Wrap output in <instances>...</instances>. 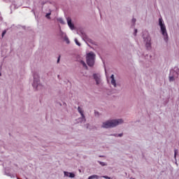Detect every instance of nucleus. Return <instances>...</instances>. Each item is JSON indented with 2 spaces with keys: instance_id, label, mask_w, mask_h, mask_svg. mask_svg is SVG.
I'll list each match as a JSON object with an SVG mask.
<instances>
[{
  "instance_id": "obj_1",
  "label": "nucleus",
  "mask_w": 179,
  "mask_h": 179,
  "mask_svg": "<svg viewBox=\"0 0 179 179\" xmlns=\"http://www.w3.org/2000/svg\"><path fill=\"white\" fill-rule=\"evenodd\" d=\"M124 121L122 119L119 120H107L106 122H103L101 127L102 128H114L117 127V125H120V124H122Z\"/></svg>"
},
{
  "instance_id": "obj_2",
  "label": "nucleus",
  "mask_w": 179,
  "mask_h": 179,
  "mask_svg": "<svg viewBox=\"0 0 179 179\" xmlns=\"http://www.w3.org/2000/svg\"><path fill=\"white\" fill-rule=\"evenodd\" d=\"M159 24L160 26L162 34L164 36L165 41H169V34H167V30L166 29V25H164V23H163V19H162V18L159 19Z\"/></svg>"
},
{
  "instance_id": "obj_3",
  "label": "nucleus",
  "mask_w": 179,
  "mask_h": 179,
  "mask_svg": "<svg viewBox=\"0 0 179 179\" xmlns=\"http://www.w3.org/2000/svg\"><path fill=\"white\" fill-rule=\"evenodd\" d=\"M96 55L93 52L87 54L86 61L88 66H93L94 65V57Z\"/></svg>"
},
{
  "instance_id": "obj_4",
  "label": "nucleus",
  "mask_w": 179,
  "mask_h": 179,
  "mask_svg": "<svg viewBox=\"0 0 179 179\" xmlns=\"http://www.w3.org/2000/svg\"><path fill=\"white\" fill-rule=\"evenodd\" d=\"M40 82V79L38 78V74L34 75V83L32 84L33 87H38Z\"/></svg>"
},
{
  "instance_id": "obj_5",
  "label": "nucleus",
  "mask_w": 179,
  "mask_h": 179,
  "mask_svg": "<svg viewBox=\"0 0 179 179\" xmlns=\"http://www.w3.org/2000/svg\"><path fill=\"white\" fill-rule=\"evenodd\" d=\"M93 76L96 85H100V82H101L100 75L94 74Z\"/></svg>"
},
{
  "instance_id": "obj_6",
  "label": "nucleus",
  "mask_w": 179,
  "mask_h": 179,
  "mask_svg": "<svg viewBox=\"0 0 179 179\" xmlns=\"http://www.w3.org/2000/svg\"><path fill=\"white\" fill-rule=\"evenodd\" d=\"M67 23L68 26L71 30H73V29H75V26L73 25V24H72V20L71 19V17H67Z\"/></svg>"
},
{
  "instance_id": "obj_7",
  "label": "nucleus",
  "mask_w": 179,
  "mask_h": 179,
  "mask_svg": "<svg viewBox=\"0 0 179 179\" xmlns=\"http://www.w3.org/2000/svg\"><path fill=\"white\" fill-rule=\"evenodd\" d=\"M145 45L147 47V48H150V36H147V38L145 39Z\"/></svg>"
},
{
  "instance_id": "obj_8",
  "label": "nucleus",
  "mask_w": 179,
  "mask_h": 179,
  "mask_svg": "<svg viewBox=\"0 0 179 179\" xmlns=\"http://www.w3.org/2000/svg\"><path fill=\"white\" fill-rule=\"evenodd\" d=\"M111 85H114V87H117V83H115V79L114 78V74L110 76Z\"/></svg>"
},
{
  "instance_id": "obj_9",
  "label": "nucleus",
  "mask_w": 179,
  "mask_h": 179,
  "mask_svg": "<svg viewBox=\"0 0 179 179\" xmlns=\"http://www.w3.org/2000/svg\"><path fill=\"white\" fill-rule=\"evenodd\" d=\"M78 111L81 115V117H83V118H85V115L83 114V110H82L81 107H80V106L78 107Z\"/></svg>"
},
{
  "instance_id": "obj_10",
  "label": "nucleus",
  "mask_w": 179,
  "mask_h": 179,
  "mask_svg": "<svg viewBox=\"0 0 179 179\" xmlns=\"http://www.w3.org/2000/svg\"><path fill=\"white\" fill-rule=\"evenodd\" d=\"M94 178L98 179V178H99V176H97V175H93V176H90V177L88 178V179H94Z\"/></svg>"
},
{
  "instance_id": "obj_11",
  "label": "nucleus",
  "mask_w": 179,
  "mask_h": 179,
  "mask_svg": "<svg viewBox=\"0 0 179 179\" xmlns=\"http://www.w3.org/2000/svg\"><path fill=\"white\" fill-rule=\"evenodd\" d=\"M58 22L61 23L62 24H65V22H64V20L62 18H59Z\"/></svg>"
},
{
  "instance_id": "obj_12",
  "label": "nucleus",
  "mask_w": 179,
  "mask_h": 179,
  "mask_svg": "<svg viewBox=\"0 0 179 179\" xmlns=\"http://www.w3.org/2000/svg\"><path fill=\"white\" fill-rule=\"evenodd\" d=\"M80 64H82V65L84 66V68H86V69H87V65H86V63L85 62L81 61Z\"/></svg>"
},
{
  "instance_id": "obj_13",
  "label": "nucleus",
  "mask_w": 179,
  "mask_h": 179,
  "mask_svg": "<svg viewBox=\"0 0 179 179\" xmlns=\"http://www.w3.org/2000/svg\"><path fill=\"white\" fill-rule=\"evenodd\" d=\"M69 177H70V178H75V173H70L69 175Z\"/></svg>"
},
{
  "instance_id": "obj_14",
  "label": "nucleus",
  "mask_w": 179,
  "mask_h": 179,
  "mask_svg": "<svg viewBox=\"0 0 179 179\" xmlns=\"http://www.w3.org/2000/svg\"><path fill=\"white\" fill-rule=\"evenodd\" d=\"M175 79H174V76H169V81L170 82H174Z\"/></svg>"
},
{
  "instance_id": "obj_15",
  "label": "nucleus",
  "mask_w": 179,
  "mask_h": 179,
  "mask_svg": "<svg viewBox=\"0 0 179 179\" xmlns=\"http://www.w3.org/2000/svg\"><path fill=\"white\" fill-rule=\"evenodd\" d=\"M75 43L77 45L80 46V43H79V41H78V39H75Z\"/></svg>"
},
{
  "instance_id": "obj_16",
  "label": "nucleus",
  "mask_w": 179,
  "mask_h": 179,
  "mask_svg": "<svg viewBox=\"0 0 179 179\" xmlns=\"http://www.w3.org/2000/svg\"><path fill=\"white\" fill-rule=\"evenodd\" d=\"M64 40H65V41L66 42V43L67 44H69V38H68L67 37H66L65 38H64Z\"/></svg>"
},
{
  "instance_id": "obj_17",
  "label": "nucleus",
  "mask_w": 179,
  "mask_h": 179,
  "mask_svg": "<svg viewBox=\"0 0 179 179\" xmlns=\"http://www.w3.org/2000/svg\"><path fill=\"white\" fill-rule=\"evenodd\" d=\"M69 172L64 171V176H66V177H69Z\"/></svg>"
},
{
  "instance_id": "obj_18",
  "label": "nucleus",
  "mask_w": 179,
  "mask_h": 179,
  "mask_svg": "<svg viewBox=\"0 0 179 179\" xmlns=\"http://www.w3.org/2000/svg\"><path fill=\"white\" fill-rule=\"evenodd\" d=\"M6 34V30H4V31L2 32L1 37H3V36H5Z\"/></svg>"
},
{
  "instance_id": "obj_19",
  "label": "nucleus",
  "mask_w": 179,
  "mask_h": 179,
  "mask_svg": "<svg viewBox=\"0 0 179 179\" xmlns=\"http://www.w3.org/2000/svg\"><path fill=\"white\" fill-rule=\"evenodd\" d=\"M99 164H101V166H107V164H106V163L102 162H99Z\"/></svg>"
},
{
  "instance_id": "obj_20",
  "label": "nucleus",
  "mask_w": 179,
  "mask_h": 179,
  "mask_svg": "<svg viewBox=\"0 0 179 179\" xmlns=\"http://www.w3.org/2000/svg\"><path fill=\"white\" fill-rule=\"evenodd\" d=\"M178 152V150H174V156H175V157L177 156Z\"/></svg>"
},
{
  "instance_id": "obj_21",
  "label": "nucleus",
  "mask_w": 179,
  "mask_h": 179,
  "mask_svg": "<svg viewBox=\"0 0 179 179\" xmlns=\"http://www.w3.org/2000/svg\"><path fill=\"white\" fill-rule=\"evenodd\" d=\"M102 177H103V178H106V179H111V178H110L108 176H102Z\"/></svg>"
},
{
  "instance_id": "obj_22",
  "label": "nucleus",
  "mask_w": 179,
  "mask_h": 179,
  "mask_svg": "<svg viewBox=\"0 0 179 179\" xmlns=\"http://www.w3.org/2000/svg\"><path fill=\"white\" fill-rule=\"evenodd\" d=\"M61 59V56H59L58 59H57V64L59 63V60Z\"/></svg>"
},
{
  "instance_id": "obj_23",
  "label": "nucleus",
  "mask_w": 179,
  "mask_h": 179,
  "mask_svg": "<svg viewBox=\"0 0 179 179\" xmlns=\"http://www.w3.org/2000/svg\"><path fill=\"white\" fill-rule=\"evenodd\" d=\"M132 22H133V23H135V22H136V19L133 18V19H132Z\"/></svg>"
},
{
  "instance_id": "obj_24",
  "label": "nucleus",
  "mask_w": 179,
  "mask_h": 179,
  "mask_svg": "<svg viewBox=\"0 0 179 179\" xmlns=\"http://www.w3.org/2000/svg\"><path fill=\"white\" fill-rule=\"evenodd\" d=\"M50 15H51V14L50 13L46 14V17H48L50 16Z\"/></svg>"
},
{
  "instance_id": "obj_25",
  "label": "nucleus",
  "mask_w": 179,
  "mask_h": 179,
  "mask_svg": "<svg viewBox=\"0 0 179 179\" xmlns=\"http://www.w3.org/2000/svg\"><path fill=\"white\" fill-rule=\"evenodd\" d=\"M136 33H138V29H135V34H136Z\"/></svg>"
},
{
  "instance_id": "obj_26",
  "label": "nucleus",
  "mask_w": 179,
  "mask_h": 179,
  "mask_svg": "<svg viewBox=\"0 0 179 179\" xmlns=\"http://www.w3.org/2000/svg\"><path fill=\"white\" fill-rule=\"evenodd\" d=\"M118 136H122V134H118Z\"/></svg>"
},
{
  "instance_id": "obj_27",
  "label": "nucleus",
  "mask_w": 179,
  "mask_h": 179,
  "mask_svg": "<svg viewBox=\"0 0 179 179\" xmlns=\"http://www.w3.org/2000/svg\"><path fill=\"white\" fill-rule=\"evenodd\" d=\"M0 76H1V73H0Z\"/></svg>"
}]
</instances>
